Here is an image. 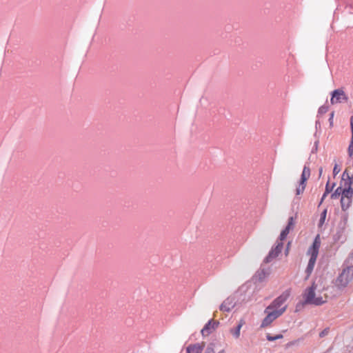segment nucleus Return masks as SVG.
Listing matches in <instances>:
<instances>
[{
    "mask_svg": "<svg viewBox=\"0 0 353 353\" xmlns=\"http://www.w3.org/2000/svg\"><path fill=\"white\" fill-rule=\"evenodd\" d=\"M304 298L305 303L307 304L319 305L326 302V297L321 294L320 290L317 289V285L315 283L305 290Z\"/></svg>",
    "mask_w": 353,
    "mask_h": 353,
    "instance_id": "f257e3e1",
    "label": "nucleus"
},
{
    "mask_svg": "<svg viewBox=\"0 0 353 353\" xmlns=\"http://www.w3.org/2000/svg\"><path fill=\"white\" fill-rule=\"evenodd\" d=\"M291 229L285 227V228L281 232L279 241H277L276 245L274 248H272L268 255L265 257L264 261L265 263L271 262L274 259H275L278 255L283 250V241L286 238L288 234H289Z\"/></svg>",
    "mask_w": 353,
    "mask_h": 353,
    "instance_id": "f03ea898",
    "label": "nucleus"
},
{
    "mask_svg": "<svg viewBox=\"0 0 353 353\" xmlns=\"http://www.w3.org/2000/svg\"><path fill=\"white\" fill-rule=\"evenodd\" d=\"M291 229L285 227V228L281 232L279 241H277L276 245L274 248H272L268 255L265 257L264 261L265 263L271 262L274 259H275L278 255L283 250V241L286 238L288 234H289Z\"/></svg>",
    "mask_w": 353,
    "mask_h": 353,
    "instance_id": "7ed1b4c3",
    "label": "nucleus"
},
{
    "mask_svg": "<svg viewBox=\"0 0 353 353\" xmlns=\"http://www.w3.org/2000/svg\"><path fill=\"white\" fill-rule=\"evenodd\" d=\"M336 281L337 285L345 288L349 283L353 281V265L344 268Z\"/></svg>",
    "mask_w": 353,
    "mask_h": 353,
    "instance_id": "20e7f679",
    "label": "nucleus"
},
{
    "mask_svg": "<svg viewBox=\"0 0 353 353\" xmlns=\"http://www.w3.org/2000/svg\"><path fill=\"white\" fill-rule=\"evenodd\" d=\"M287 305H284L281 310H268V312L264 311V312L267 314L266 316L262 321L261 327H265L270 325L275 319L281 316L285 311L286 310Z\"/></svg>",
    "mask_w": 353,
    "mask_h": 353,
    "instance_id": "39448f33",
    "label": "nucleus"
},
{
    "mask_svg": "<svg viewBox=\"0 0 353 353\" xmlns=\"http://www.w3.org/2000/svg\"><path fill=\"white\" fill-rule=\"evenodd\" d=\"M342 181L344 182L345 188L342 190V196L341 197H345L348 199H351L353 196V190L351 188V184L352 183V179H351L349 174L345 172H343L342 176Z\"/></svg>",
    "mask_w": 353,
    "mask_h": 353,
    "instance_id": "423d86ee",
    "label": "nucleus"
},
{
    "mask_svg": "<svg viewBox=\"0 0 353 353\" xmlns=\"http://www.w3.org/2000/svg\"><path fill=\"white\" fill-rule=\"evenodd\" d=\"M310 176V169L308 166L305 165L301 176L299 187L296 190V195H299L304 192L306 186V181L309 179Z\"/></svg>",
    "mask_w": 353,
    "mask_h": 353,
    "instance_id": "0eeeda50",
    "label": "nucleus"
},
{
    "mask_svg": "<svg viewBox=\"0 0 353 353\" xmlns=\"http://www.w3.org/2000/svg\"><path fill=\"white\" fill-rule=\"evenodd\" d=\"M289 293L285 292L283 293L281 295H280L279 297H277L274 301L269 305L265 308V312H268V310H281L282 308V305L285 303V302L287 301V299L289 297Z\"/></svg>",
    "mask_w": 353,
    "mask_h": 353,
    "instance_id": "6e6552de",
    "label": "nucleus"
},
{
    "mask_svg": "<svg viewBox=\"0 0 353 353\" xmlns=\"http://www.w3.org/2000/svg\"><path fill=\"white\" fill-rule=\"evenodd\" d=\"M343 289V288H341L339 285H337L336 281L334 285L327 286L326 288L323 289L325 291L323 296L326 297V300L327 299L336 297L341 294V292Z\"/></svg>",
    "mask_w": 353,
    "mask_h": 353,
    "instance_id": "1a4fd4ad",
    "label": "nucleus"
},
{
    "mask_svg": "<svg viewBox=\"0 0 353 353\" xmlns=\"http://www.w3.org/2000/svg\"><path fill=\"white\" fill-rule=\"evenodd\" d=\"M348 98L342 89H336L332 92L330 102L332 105L346 102Z\"/></svg>",
    "mask_w": 353,
    "mask_h": 353,
    "instance_id": "9d476101",
    "label": "nucleus"
},
{
    "mask_svg": "<svg viewBox=\"0 0 353 353\" xmlns=\"http://www.w3.org/2000/svg\"><path fill=\"white\" fill-rule=\"evenodd\" d=\"M218 325V321H214L212 320L209 321L201 330V334L203 336H208L213 330H215Z\"/></svg>",
    "mask_w": 353,
    "mask_h": 353,
    "instance_id": "9b49d317",
    "label": "nucleus"
},
{
    "mask_svg": "<svg viewBox=\"0 0 353 353\" xmlns=\"http://www.w3.org/2000/svg\"><path fill=\"white\" fill-rule=\"evenodd\" d=\"M205 347V343L191 344L186 348L187 353H201Z\"/></svg>",
    "mask_w": 353,
    "mask_h": 353,
    "instance_id": "f8f14e48",
    "label": "nucleus"
},
{
    "mask_svg": "<svg viewBox=\"0 0 353 353\" xmlns=\"http://www.w3.org/2000/svg\"><path fill=\"white\" fill-rule=\"evenodd\" d=\"M235 305L234 300L232 298L225 299L220 306V310L223 312L230 311Z\"/></svg>",
    "mask_w": 353,
    "mask_h": 353,
    "instance_id": "ddd939ff",
    "label": "nucleus"
},
{
    "mask_svg": "<svg viewBox=\"0 0 353 353\" xmlns=\"http://www.w3.org/2000/svg\"><path fill=\"white\" fill-rule=\"evenodd\" d=\"M321 245V241L319 239V235H317L312 243V247L309 250V252L310 255H315L318 256L319 250Z\"/></svg>",
    "mask_w": 353,
    "mask_h": 353,
    "instance_id": "4468645a",
    "label": "nucleus"
},
{
    "mask_svg": "<svg viewBox=\"0 0 353 353\" xmlns=\"http://www.w3.org/2000/svg\"><path fill=\"white\" fill-rule=\"evenodd\" d=\"M316 259H317V256L310 255V258L307 268L305 270V272H306L307 276H309L311 274V273L312 272L314 268V265L316 263Z\"/></svg>",
    "mask_w": 353,
    "mask_h": 353,
    "instance_id": "2eb2a0df",
    "label": "nucleus"
},
{
    "mask_svg": "<svg viewBox=\"0 0 353 353\" xmlns=\"http://www.w3.org/2000/svg\"><path fill=\"white\" fill-rule=\"evenodd\" d=\"M351 203H352L351 199H348V198H345V197L341 198V208L344 211L349 208V207L351 205Z\"/></svg>",
    "mask_w": 353,
    "mask_h": 353,
    "instance_id": "dca6fc26",
    "label": "nucleus"
},
{
    "mask_svg": "<svg viewBox=\"0 0 353 353\" xmlns=\"http://www.w3.org/2000/svg\"><path fill=\"white\" fill-rule=\"evenodd\" d=\"M243 324L244 321L243 320H241L238 323L237 326L236 327V328L234 330H231V332L235 338L237 339L239 337L240 331Z\"/></svg>",
    "mask_w": 353,
    "mask_h": 353,
    "instance_id": "f3484780",
    "label": "nucleus"
},
{
    "mask_svg": "<svg viewBox=\"0 0 353 353\" xmlns=\"http://www.w3.org/2000/svg\"><path fill=\"white\" fill-rule=\"evenodd\" d=\"M335 183H333L331 187H330L329 181H327L326 186H325V190L323 193L322 198L320 201V205L323 203L325 197L327 196V194L332 191L333 188L334 187Z\"/></svg>",
    "mask_w": 353,
    "mask_h": 353,
    "instance_id": "a211bd4d",
    "label": "nucleus"
},
{
    "mask_svg": "<svg viewBox=\"0 0 353 353\" xmlns=\"http://www.w3.org/2000/svg\"><path fill=\"white\" fill-rule=\"evenodd\" d=\"M347 219H348L347 214H344L341 216V221L339 223V225H340V227L341 228L342 230L345 228V227L347 225Z\"/></svg>",
    "mask_w": 353,
    "mask_h": 353,
    "instance_id": "6ab92c4d",
    "label": "nucleus"
},
{
    "mask_svg": "<svg viewBox=\"0 0 353 353\" xmlns=\"http://www.w3.org/2000/svg\"><path fill=\"white\" fill-rule=\"evenodd\" d=\"M342 190L341 187H339L336 190L331 194V198L333 199H338L341 195L342 196Z\"/></svg>",
    "mask_w": 353,
    "mask_h": 353,
    "instance_id": "aec40b11",
    "label": "nucleus"
},
{
    "mask_svg": "<svg viewBox=\"0 0 353 353\" xmlns=\"http://www.w3.org/2000/svg\"><path fill=\"white\" fill-rule=\"evenodd\" d=\"M268 274V272L264 269H263L261 271L258 272L256 276L258 277L259 281L261 282L263 281V279L266 277Z\"/></svg>",
    "mask_w": 353,
    "mask_h": 353,
    "instance_id": "412c9836",
    "label": "nucleus"
},
{
    "mask_svg": "<svg viewBox=\"0 0 353 353\" xmlns=\"http://www.w3.org/2000/svg\"><path fill=\"white\" fill-rule=\"evenodd\" d=\"M267 339L269 341H274L277 339H281L283 338V336L282 334H277L276 336H272L270 334H268L266 336Z\"/></svg>",
    "mask_w": 353,
    "mask_h": 353,
    "instance_id": "4be33fe9",
    "label": "nucleus"
},
{
    "mask_svg": "<svg viewBox=\"0 0 353 353\" xmlns=\"http://www.w3.org/2000/svg\"><path fill=\"white\" fill-rule=\"evenodd\" d=\"M214 347H215L214 343H209L208 345L207 346L204 353H215Z\"/></svg>",
    "mask_w": 353,
    "mask_h": 353,
    "instance_id": "5701e85b",
    "label": "nucleus"
},
{
    "mask_svg": "<svg viewBox=\"0 0 353 353\" xmlns=\"http://www.w3.org/2000/svg\"><path fill=\"white\" fill-rule=\"evenodd\" d=\"M326 215H327V209H325L321 214V217H320L319 223V226L322 225L324 223L325 218H326Z\"/></svg>",
    "mask_w": 353,
    "mask_h": 353,
    "instance_id": "b1692460",
    "label": "nucleus"
},
{
    "mask_svg": "<svg viewBox=\"0 0 353 353\" xmlns=\"http://www.w3.org/2000/svg\"><path fill=\"white\" fill-rule=\"evenodd\" d=\"M348 154L350 157L353 156V134H352L351 141L348 147Z\"/></svg>",
    "mask_w": 353,
    "mask_h": 353,
    "instance_id": "393cba45",
    "label": "nucleus"
},
{
    "mask_svg": "<svg viewBox=\"0 0 353 353\" xmlns=\"http://www.w3.org/2000/svg\"><path fill=\"white\" fill-rule=\"evenodd\" d=\"M294 219L293 216H290L288 219V225L286 227L292 230L294 228Z\"/></svg>",
    "mask_w": 353,
    "mask_h": 353,
    "instance_id": "a878e982",
    "label": "nucleus"
},
{
    "mask_svg": "<svg viewBox=\"0 0 353 353\" xmlns=\"http://www.w3.org/2000/svg\"><path fill=\"white\" fill-rule=\"evenodd\" d=\"M327 110H328V108L327 106L323 105L319 108L318 113L320 114H325V112H327Z\"/></svg>",
    "mask_w": 353,
    "mask_h": 353,
    "instance_id": "bb28decb",
    "label": "nucleus"
},
{
    "mask_svg": "<svg viewBox=\"0 0 353 353\" xmlns=\"http://www.w3.org/2000/svg\"><path fill=\"white\" fill-rule=\"evenodd\" d=\"M329 332V329L328 328H326V329H324L323 331H321L319 334V336L321 338L322 337H324L325 336H326Z\"/></svg>",
    "mask_w": 353,
    "mask_h": 353,
    "instance_id": "cd10ccee",
    "label": "nucleus"
},
{
    "mask_svg": "<svg viewBox=\"0 0 353 353\" xmlns=\"http://www.w3.org/2000/svg\"><path fill=\"white\" fill-rule=\"evenodd\" d=\"M340 172V169L338 168V165L336 164L333 169V174L334 175L337 174Z\"/></svg>",
    "mask_w": 353,
    "mask_h": 353,
    "instance_id": "c85d7f7f",
    "label": "nucleus"
},
{
    "mask_svg": "<svg viewBox=\"0 0 353 353\" xmlns=\"http://www.w3.org/2000/svg\"><path fill=\"white\" fill-rule=\"evenodd\" d=\"M333 117H334V112H332L330 114V119H329V122H330V124L331 126L333 124Z\"/></svg>",
    "mask_w": 353,
    "mask_h": 353,
    "instance_id": "c756f323",
    "label": "nucleus"
},
{
    "mask_svg": "<svg viewBox=\"0 0 353 353\" xmlns=\"http://www.w3.org/2000/svg\"><path fill=\"white\" fill-rule=\"evenodd\" d=\"M350 127H351L352 134H353V115L350 117Z\"/></svg>",
    "mask_w": 353,
    "mask_h": 353,
    "instance_id": "7c9ffc66",
    "label": "nucleus"
},
{
    "mask_svg": "<svg viewBox=\"0 0 353 353\" xmlns=\"http://www.w3.org/2000/svg\"><path fill=\"white\" fill-rule=\"evenodd\" d=\"M290 245V243L289 242V243H288V245H287V248H286V250H285V254H286V255H287V254H288V253Z\"/></svg>",
    "mask_w": 353,
    "mask_h": 353,
    "instance_id": "2f4dec72",
    "label": "nucleus"
},
{
    "mask_svg": "<svg viewBox=\"0 0 353 353\" xmlns=\"http://www.w3.org/2000/svg\"><path fill=\"white\" fill-rule=\"evenodd\" d=\"M322 172H323V169L321 168L319 169V174H320V176L321 175Z\"/></svg>",
    "mask_w": 353,
    "mask_h": 353,
    "instance_id": "473e14b6",
    "label": "nucleus"
},
{
    "mask_svg": "<svg viewBox=\"0 0 353 353\" xmlns=\"http://www.w3.org/2000/svg\"><path fill=\"white\" fill-rule=\"evenodd\" d=\"M218 353H225V350H221L220 352H219Z\"/></svg>",
    "mask_w": 353,
    "mask_h": 353,
    "instance_id": "72a5a7b5",
    "label": "nucleus"
}]
</instances>
